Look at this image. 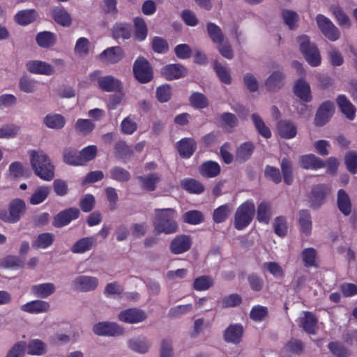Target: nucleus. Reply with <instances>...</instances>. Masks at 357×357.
Masks as SVG:
<instances>
[{"instance_id":"1","label":"nucleus","mask_w":357,"mask_h":357,"mask_svg":"<svg viewBox=\"0 0 357 357\" xmlns=\"http://www.w3.org/2000/svg\"><path fill=\"white\" fill-rule=\"evenodd\" d=\"M178 213L172 208H156L152 220L154 231L158 234H172L178 231Z\"/></svg>"},{"instance_id":"2","label":"nucleus","mask_w":357,"mask_h":357,"mask_svg":"<svg viewBox=\"0 0 357 357\" xmlns=\"http://www.w3.org/2000/svg\"><path fill=\"white\" fill-rule=\"evenodd\" d=\"M29 155L35 174L43 180L51 181L54 176V166L47 155L42 150H31Z\"/></svg>"},{"instance_id":"3","label":"nucleus","mask_w":357,"mask_h":357,"mask_svg":"<svg viewBox=\"0 0 357 357\" xmlns=\"http://www.w3.org/2000/svg\"><path fill=\"white\" fill-rule=\"evenodd\" d=\"M297 43L300 50L307 63L312 66H318L321 64V56L317 47L310 43V38L302 35L297 38Z\"/></svg>"},{"instance_id":"4","label":"nucleus","mask_w":357,"mask_h":357,"mask_svg":"<svg viewBox=\"0 0 357 357\" xmlns=\"http://www.w3.org/2000/svg\"><path fill=\"white\" fill-rule=\"evenodd\" d=\"M255 212L252 200H247L237 208L234 216V226L238 230L247 227L251 222Z\"/></svg>"},{"instance_id":"5","label":"nucleus","mask_w":357,"mask_h":357,"mask_svg":"<svg viewBox=\"0 0 357 357\" xmlns=\"http://www.w3.org/2000/svg\"><path fill=\"white\" fill-rule=\"evenodd\" d=\"M25 208L26 206L23 200L14 199L10 202L8 210H0V219L6 222H17L24 213Z\"/></svg>"},{"instance_id":"6","label":"nucleus","mask_w":357,"mask_h":357,"mask_svg":"<svg viewBox=\"0 0 357 357\" xmlns=\"http://www.w3.org/2000/svg\"><path fill=\"white\" fill-rule=\"evenodd\" d=\"M315 20L320 31L328 40L336 41L340 38V31L329 18L318 14Z\"/></svg>"},{"instance_id":"7","label":"nucleus","mask_w":357,"mask_h":357,"mask_svg":"<svg viewBox=\"0 0 357 357\" xmlns=\"http://www.w3.org/2000/svg\"><path fill=\"white\" fill-rule=\"evenodd\" d=\"M133 73L136 79L140 83L149 82L153 76L149 63L144 58H138L133 65Z\"/></svg>"},{"instance_id":"8","label":"nucleus","mask_w":357,"mask_h":357,"mask_svg":"<svg viewBox=\"0 0 357 357\" xmlns=\"http://www.w3.org/2000/svg\"><path fill=\"white\" fill-rule=\"evenodd\" d=\"M98 284L99 280L96 277L86 275L75 278L71 283L73 289L80 292L94 291Z\"/></svg>"},{"instance_id":"9","label":"nucleus","mask_w":357,"mask_h":357,"mask_svg":"<svg viewBox=\"0 0 357 357\" xmlns=\"http://www.w3.org/2000/svg\"><path fill=\"white\" fill-rule=\"evenodd\" d=\"M95 334L100 336H119L124 333L122 326L115 322L102 321L95 324L93 327Z\"/></svg>"},{"instance_id":"10","label":"nucleus","mask_w":357,"mask_h":357,"mask_svg":"<svg viewBox=\"0 0 357 357\" xmlns=\"http://www.w3.org/2000/svg\"><path fill=\"white\" fill-rule=\"evenodd\" d=\"M147 316L144 311L137 308H130L121 311L118 314L119 321L135 324L144 321Z\"/></svg>"},{"instance_id":"11","label":"nucleus","mask_w":357,"mask_h":357,"mask_svg":"<svg viewBox=\"0 0 357 357\" xmlns=\"http://www.w3.org/2000/svg\"><path fill=\"white\" fill-rule=\"evenodd\" d=\"M123 57V52L119 46L108 47L98 56V59L106 64L118 63Z\"/></svg>"},{"instance_id":"12","label":"nucleus","mask_w":357,"mask_h":357,"mask_svg":"<svg viewBox=\"0 0 357 357\" xmlns=\"http://www.w3.org/2000/svg\"><path fill=\"white\" fill-rule=\"evenodd\" d=\"M21 311L29 314H42L49 312L50 304L43 300H34L20 306Z\"/></svg>"},{"instance_id":"13","label":"nucleus","mask_w":357,"mask_h":357,"mask_svg":"<svg viewBox=\"0 0 357 357\" xmlns=\"http://www.w3.org/2000/svg\"><path fill=\"white\" fill-rule=\"evenodd\" d=\"M79 214V209L75 208H70L63 211L54 218L53 225L59 228L66 226L72 220L77 219Z\"/></svg>"},{"instance_id":"14","label":"nucleus","mask_w":357,"mask_h":357,"mask_svg":"<svg viewBox=\"0 0 357 357\" xmlns=\"http://www.w3.org/2000/svg\"><path fill=\"white\" fill-rule=\"evenodd\" d=\"M334 109V105L331 102H324L316 114L314 119L316 126H322L325 125L332 116Z\"/></svg>"},{"instance_id":"15","label":"nucleus","mask_w":357,"mask_h":357,"mask_svg":"<svg viewBox=\"0 0 357 357\" xmlns=\"http://www.w3.org/2000/svg\"><path fill=\"white\" fill-rule=\"evenodd\" d=\"M192 245L189 236L179 235L176 236L171 242L170 250L174 255H179L190 250Z\"/></svg>"},{"instance_id":"16","label":"nucleus","mask_w":357,"mask_h":357,"mask_svg":"<svg viewBox=\"0 0 357 357\" xmlns=\"http://www.w3.org/2000/svg\"><path fill=\"white\" fill-rule=\"evenodd\" d=\"M26 66L28 71L33 74L51 75L54 73L52 66L39 60L29 61Z\"/></svg>"},{"instance_id":"17","label":"nucleus","mask_w":357,"mask_h":357,"mask_svg":"<svg viewBox=\"0 0 357 357\" xmlns=\"http://www.w3.org/2000/svg\"><path fill=\"white\" fill-rule=\"evenodd\" d=\"M243 334V327L240 324H230L225 331L224 340L227 342L238 344Z\"/></svg>"},{"instance_id":"18","label":"nucleus","mask_w":357,"mask_h":357,"mask_svg":"<svg viewBox=\"0 0 357 357\" xmlns=\"http://www.w3.org/2000/svg\"><path fill=\"white\" fill-rule=\"evenodd\" d=\"M96 243L95 236L83 237L77 240L70 248L74 254H83L91 250Z\"/></svg>"},{"instance_id":"19","label":"nucleus","mask_w":357,"mask_h":357,"mask_svg":"<svg viewBox=\"0 0 357 357\" xmlns=\"http://www.w3.org/2000/svg\"><path fill=\"white\" fill-rule=\"evenodd\" d=\"M161 73L167 79L172 80L185 76L187 70L180 64H169L162 69Z\"/></svg>"},{"instance_id":"20","label":"nucleus","mask_w":357,"mask_h":357,"mask_svg":"<svg viewBox=\"0 0 357 357\" xmlns=\"http://www.w3.org/2000/svg\"><path fill=\"white\" fill-rule=\"evenodd\" d=\"M98 84L102 90L107 92L120 91L123 88L121 81L110 75L100 77Z\"/></svg>"},{"instance_id":"21","label":"nucleus","mask_w":357,"mask_h":357,"mask_svg":"<svg viewBox=\"0 0 357 357\" xmlns=\"http://www.w3.org/2000/svg\"><path fill=\"white\" fill-rule=\"evenodd\" d=\"M328 191V188L324 185H318L313 188L310 199V206L312 208L319 207L323 204Z\"/></svg>"},{"instance_id":"22","label":"nucleus","mask_w":357,"mask_h":357,"mask_svg":"<svg viewBox=\"0 0 357 357\" xmlns=\"http://www.w3.org/2000/svg\"><path fill=\"white\" fill-rule=\"evenodd\" d=\"M56 287L52 282H45L33 285L31 293L38 298H46L54 293Z\"/></svg>"},{"instance_id":"23","label":"nucleus","mask_w":357,"mask_h":357,"mask_svg":"<svg viewBox=\"0 0 357 357\" xmlns=\"http://www.w3.org/2000/svg\"><path fill=\"white\" fill-rule=\"evenodd\" d=\"M150 345L149 341L143 337H132L128 341V348L131 351L138 354L147 353Z\"/></svg>"},{"instance_id":"24","label":"nucleus","mask_w":357,"mask_h":357,"mask_svg":"<svg viewBox=\"0 0 357 357\" xmlns=\"http://www.w3.org/2000/svg\"><path fill=\"white\" fill-rule=\"evenodd\" d=\"M284 76L282 71L277 70L271 73L265 82V86L268 91H276L284 84Z\"/></svg>"},{"instance_id":"25","label":"nucleus","mask_w":357,"mask_h":357,"mask_svg":"<svg viewBox=\"0 0 357 357\" xmlns=\"http://www.w3.org/2000/svg\"><path fill=\"white\" fill-rule=\"evenodd\" d=\"M300 165L304 169L316 170L325 166L324 161L313 154L303 155L299 160Z\"/></svg>"},{"instance_id":"26","label":"nucleus","mask_w":357,"mask_h":357,"mask_svg":"<svg viewBox=\"0 0 357 357\" xmlns=\"http://www.w3.org/2000/svg\"><path fill=\"white\" fill-rule=\"evenodd\" d=\"M46 127L53 130L62 129L66 125V119L60 114L50 113L43 119Z\"/></svg>"},{"instance_id":"27","label":"nucleus","mask_w":357,"mask_h":357,"mask_svg":"<svg viewBox=\"0 0 357 357\" xmlns=\"http://www.w3.org/2000/svg\"><path fill=\"white\" fill-rule=\"evenodd\" d=\"M294 93L304 102H310L312 99L310 85L303 79H298L294 85Z\"/></svg>"},{"instance_id":"28","label":"nucleus","mask_w":357,"mask_h":357,"mask_svg":"<svg viewBox=\"0 0 357 357\" xmlns=\"http://www.w3.org/2000/svg\"><path fill=\"white\" fill-rule=\"evenodd\" d=\"M329 10L333 17L335 18L336 22L342 28L349 29L351 25V22L349 17L342 10V9L337 5H332L329 8Z\"/></svg>"},{"instance_id":"29","label":"nucleus","mask_w":357,"mask_h":357,"mask_svg":"<svg viewBox=\"0 0 357 357\" xmlns=\"http://www.w3.org/2000/svg\"><path fill=\"white\" fill-rule=\"evenodd\" d=\"M337 204L339 210L344 215H349L351 212V202L348 194L344 190L337 192Z\"/></svg>"},{"instance_id":"30","label":"nucleus","mask_w":357,"mask_h":357,"mask_svg":"<svg viewBox=\"0 0 357 357\" xmlns=\"http://www.w3.org/2000/svg\"><path fill=\"white\" fill-rule=\"evenodd\" d=\"M177 148L181 156L189 158L195 151L196 143L192 138H184L178 142Z\"/></svg>"},{"instance_id":"31","label":"nucleus","mask_w":357,"mask_h":357,"mask_svg":"<svg viewBox=\"0 0 357 357\" xmlns=\"http://www.w3.org/2000/svg\"><path fill=\"white\" fill-rule=\"evenodd\" d=\"M278 132L284 139H292L297 133L294 124L288 121H281L278 124Z\"/></svg>"},{"instance_id":"32","label":"nucleus","mask_w":357,"mask_h":357,"mask_svg":"<svg viewBox=\"0 0 357 357\" xmlns=\"http://www.w3.org/2000/svg\"><path fill=\"white\" fill-rule=\"evenodd\" d=\"M337 102L342 112L350 120L355 117L356 109L352 103L343 95H340L337 98Z\"/></svg>"},{"instance_id":"33","label":"nucleus","mask_w":357,"mask_h":357,"mask_svg":"<svg viewBox=\"0 0 357 357\" xmlns=\"http://www.w3.org/2000/svg\"><path fill=\"white\" fill-rule=\"evenodd\" d=\"M137 178L141 187L147 191H153L160 181V176L157 174L140 176Z\"/></svg>"},{"instance_id":"34","label":"nucleus","mask_w":357,"mask_h":357,"mask_svg":"<svg viewBox=\"0 0 357 357\" xmlns=\"http://www.w3.org/2000/svg\"><path fill=\"white\" fill-rule=\"evenodd\" d=\"M304 317L301 318V324L303 330L310 334H315L317 319L315 316L309 312H303Z\"/></svg>"},{"instance_id":"35","label":"nucleus","mask_w":357,"mask_h":357,"mask_svg":"<svg viewBox=\"0 0 357 357\" xmlns=\"http://www.w3.org/2000/svg\"><path fill=\"white\" fill-rule=\"evenodd\" d=\"M55 22L63 26H69L72 19L70 14L62 7L54 8L52 11Z\"/></svg>"},{"instance_id":"36","label":"nucleus","mask_w":357,"mask_h":357,"mask_svg":"<svg viewBox=\"0 0 357 357\" xmlns=\"http://www.w3.org/2000/svg\"><path fill=\"white\" fill-rule=\"evenodd\" d=\"M263 273H269L275 278H282L284 275V271L282 267L275 261H266L261 264Z\"/></svg>"},{"instance_id":"37","label":"nucleus","mask_w":357,"mask_h":357,"mask_svg":"<svg viewBox=\"0 0 357 357\" xmlns=\"http://www.w3.org/2000/svg\"><path fill=\"white\" fill-rule=\"evenodd\" d=\"M38 17L33 9L19 11L15 16V21L20 25H26L33 22Z\"/></svg>"},{"instance_id":"38","label":"nucleus","mask_w":357,"mask_h":357,"mask_svg":"<svg viewBox=\"0 0 357 357\" xmlns=\"http://www.w3.org/2000/svg\"><path fill=\"white\" fill-rule=\"evenodd\" d=\"M298 222L301 231L306 236H309L312 231V223L307 211L301 210L299 211Z\"/></svg>"},{"instance_id":"39","label":"nucleus","mask_w":357,"mask_h":357,"mask_svg":"<svg viewBox=\"0 0 357 357\" xmlns=\"http://www.w3.org/2000/svg\"><path fill=\"white\" fill-rule=\"evenodd\" d=\"M26 351L30 355H43L46 352V344L39 339L31 340L26 346Z\"/></svg>"},{"instance_id":"40","label":"nucleus","mask_w":357,"mask_h":357,"mask_svg":"<svg viewBox=\"0 0 357 357\" xmlns=\"http://www.w3.org/2000/svg\"><path fill=\"white\" fill-rule=\"evenodd\" d=\"M271 217V205L266 202H261L257 207V219L259 222L268 224Z\"/></svg>"},{"instance_id":"41","label":"nucleus","mask_w":357,"mask_h":357,"mask_svg":"<svg viewBox=\"0 0 357 357\" xmlns=\"http://www.w3.org/2000/svg\"><path fill=\"white\" fill-rule=\"evenodd\" d=\"M220 172V165L213 161L204 162L200 167V173L202 176L211 178L216 176Z\"/></svg>"},{"instance_id":"42","label":"nucleus","mask_w":357,"mask_h":357,"mask_svg":"<svg viewBox=\"0 0 357 357\" xmlns=\"http://www.w3.org/2000/svg\"><path fill=\"white\" fill-rule=\"evenodd\" d=\"M232 209V206L229 204H226L218 207L213 212V220L216 223L225 222L230 215Z\"/></svg>"},{"instance_id":"43","label":"nucleus","mask_w":357,"mask_h":357,"mask_svg":"<svg viewBox=\"0 0 357 357\" xmlns=\"http://www.w3.org/2000/svg\"><path fill=\"white\" fill-rule=\"evenodd\" d=\"M207 33L211 40L215 44L224 40V35L221 29L214 23L209 22L206 25Z\"/></svg>"},{"instance_id":"44","label":"nucleus","mask_w":357,"mask_h":357,"mask_svg":"<svg viewBox=\"0 0 357 357\" xmlns=\"http://www.w3.org/2000/svg\"><path fill=\"white\" fill-rule=\"evenodd\" d=\"M54 240V235L52 233H43L39 234L33 242V247L45 249L50 246Z\"/></svg>"},{"instance_id":"45","label":"nucleus","mask_w":357,"mask_h":357,"mask_svg":"<svg viewBox=\"0 0 357 357\" xmlns=\"http://www.w3.org/2000/svg\"><path fill=\"white\" fill-rule=\"evenodd\" d=\"M50 191V188L47 186L38 188L30 197V204L37 205L43 202L48 197Z\"/></svg>"},{"instance_id":"46","label":"nucleus","mask_w":357,"mask_h":357,"mask_svg":"<svg viewBox=\"0 0 357 357\" xmlns=\"http://www.w3.org/2000/svg\"><path fill=\"white\" fill-rule=\"evenodd\" d=\"M181 185L183 189L190 193L199 194L204 190V185L192 178H185L181 181Z\"/></svg>"},{"instance_id":"47","label":"nucleus","mask_w":357,"mask_h":357,"mask_svg":"<svg viewBox=\"0 0 357 357\" xmlns=\"http://www.w3.org/2000/svg\"><path fill=\"white\" fill-rule=\"evenodd\" d=\"M90 45L89 39L84 37L79 38L75 43V54L79 57L86 56L89 52Z\"/></svg>"},{"instance_id":"48","label":"nucleus","mask_w":357,"mask_h":357,"mask_svg":"<svg viewBox=\"0 0 357 357\" xmlns=\"http://www.w3.org/2000/svg\"><path fill=\"white\" fill-rule=\"evenodd\" d=\"M94 128V123L91 120L85 119H77L75 125L76 131L84 135L91 133Z\"/></svg>"},{"instance_id":"49","label":"nucleus","mask_w":357,"mask_h":357,"mask_svg":"<svg viewBox=\"0 0 357 357\" xmlns=\"http://www.w3.org/2000/svg\"><path fill=\"white\" fill-rule=\"evenodd\" d=\"M284 22L290 29H294L298 26L299 16L295 11L284 10L282 13Z\"/></svg>"},{"instance_id":"50","label":"nucleus","mask_w":357,"mask_h":357,"mask_svg":"<svg viewBox=\"0 0 357 357\" xmlns=\"http://www.w3.org/2000/svg\"><path fill=\"white\" fill-rule=\"evenodd\" d=\"M213 279L210 276L203 275L195 278L193 288L199 291H206L213 285Z\"/></svg>"},{"instance_id":"51","label":"nucleus","mask_w":357,"mask_h":357,"mask_svg":"<svg viewBox=\"0 0 357 357\" xmlns=\"http://www.w3.org/2000/svg\"><path fill=\"white\" fill-rule=\"evenodd\" d=\"M112 33L116 38L128 39L131 36L130 26L124 23H116L113 26Z\"/></svg>"},{"instance_id":"52","label":"nucleus","mask_w":357,"mask_h":357,"mask_svg":"<svg viewBox=\"0 0 357 357\" xmlns=\"http://www.w3.org/2000/svg\"><path fill=\"white\" fill-rule=\"evenodd\" d=\"M36 41L39 46L42 47H49L54 45L56 38L52 33L43 31L37 35Z\"/></svg>"},{"instance_id":"53","label":"nucleus","mask_w":357,"mask_h":357,"mask_svg":"<svg viewBox=\"0 0 357 357\" xmlns=\"http://www.w3.org/2000/svg\"><path fill=\"white\" fill-rule=\"evenodd\" d=\"M252 119L256 129L261 136L265 138H270L271 137V132L270 129L266 126L258 114H253L252 115Z\"/></svg>"},{"instance_id":"54","label":"nucleus","mask_w":357,"mask_h":357,"mask_svg":"<svg viewBox=\"0 0 357 357\" xmlns=\"http://www.w3.org/2000/svg\"><path fill=\"white\" fill-rule=\"evenodd\" d=\"M252 119L256 129L261 136L265 138H270L271 137V132L270 129L266 126L258 114H253L252 115Z\"/></svg>"},{"instance_id":"55","label":"nucleus","mask_w":357,"mask_h":357,"mask_svg":"<svg viewBox=\"0 0 357 357\" xmlns=\"http://www.w3.org/2000/svg\"><path fill=\"white\" fill-rule=\"evenodd\" d=\"M220 123L224 128L230 130L237 126L238 119L234 114L225 112L220 115Z\"/></svg>"},{"instance_id":"56","label":"nucleus","mask_w":357,"mask_h":357,"mask_svg":"<svg viewBox=\"0 0 357 357\" xmlns=\"http://www.w3.org/2000/svg\"><path fill=\"white\" fill-rule=\"evenodd\" d=\"M183 219L185 222L195 225L204 222V215L200 211L192 210L185 213Z\"/></svg>"},{"instance_id":"57","label":"nucleus","mask_w":357,"mask_h":357,"mask_svg":"<svg viewBox=\"0 0 357 357\" xmlns=\"http://www.w3.org/2000/svg\"><path fill=\"white\" fill-rule=\"evenodd\" d=\"M242 302L241 296L236 294H232L223 297L219 304L223 308L234 307L239 305Z\"/></svg>"},{"instance_id":"58","label":"nucleus","mask_w":357,"mask_h":357,"mask_svg":"<svg viewBox=\"0 0 357 357\" xmlns=\"http://www.w3.org/2000/svg\"><path fill=\"white\" fill-rule=\"evenodd\" d=\"M98 149L94 145H89L79 152V158L82 162V165H84L87 162L92 160L95 158L97 154Z\"/></svg>"},{"instance_id":"59","label":"nucleus","mask_w":357,"mask_h":357,"mask_svg":"<svg viewBox=\"0 0 357 357\" xmlns=\"http://www.w3.org/2000/svg\"><path fill=\"white\" fill-rule=\"evenodd\" d=\"M134 24L137 38L140 41L144 40L147 36V28L144 20L140 17H136L134 20Z\"/></svg>"},{"instance_id":"60","label":"nucleus","mask_w":357,"mask_h":357,"mask_svg":"<svg viewBox=\"0 0 357 357\" xmlns=\"http://www.w3.org/2000/svg\"><path fill=\"white\" fill-rule=\"evenodd\" d=\"M214 68L218 77L222 83L229 84L231 82V77L229 70L225 66L215 62Z\"/></svg>"},{"instance_id":"61","label":"nucleus","mask_w":357,"mask_h":357,"mask_svg":"<svg viewBox=\"0 0 357 357\" xmlns=\"http://www.w3.org/2000/svg\"><path fill=\"white\" fill-rule=\"evenodd\" d=\"M19 87L23 92L33 93L37 89V82L27 77H22L19 82Z\"/></svg>"},{"instance_id":"62","label":"nucleus","mask_w":357,"mask_h":357,"mask_svg":"<svg viewBox=\"0 0 357 357\" xmlns=\"http://www.w3.org/2000/svg\"><path fill=\"white\" fill-rule=\"evenodd\" d=\"M20 127L16 125H6L0 128V139H10L17 136Z\"/></svg>"},{"instance_id":"63","label":"nucleus","mask_w":357,"mask_h":357,"mask_svg":"<svg viewBox=\"0 0 357 357\" xmlns=\"http://www.w3.org/2000/svg\"><path fill=\"white\" fill-rule=\"evenodd\" d=\"M274 231L279 236H284L287 234L288 226L285 218L280 216L275 219Z\"/></svg>"},{"instance_id":"64","label":"nucleus","mask_w":357,"mask_h":357,"mask_svg":"<svg viewBox=\"0 0 357 357\" xmlns=\"http://www.w3.org/2000/svg\"><path fill=\"white\" fill-rule=\"evenodd\" d=\"M345 163L348 170L355 174L357 172V153L350 151L345 155Z\"/></svg>"}]
</instances>
